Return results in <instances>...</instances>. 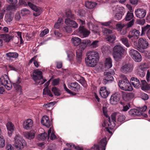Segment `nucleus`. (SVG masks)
Here are the masks:
<instances>
[{"instance_id":"1","label":"nucleus","mask_w":150,"mask_h":150,"mask_svg":"<svg viewBox=\"0 0 150 150\" xmlns=\"http://www.w3.org/2000/svg\"><path fill=\"white\" fill-rule=\"evenodd\" d=\"M99 54L96 51H93L87 54V57L85 59L86 64L88 66L94 67L98 61Z\"/></svg>"},{"instance_id":"2","label":"nucleus","mask_w":150,"mask_h":150,"mask_svg":"<svg viewBox=\"0 0 150 150\" xmlns=\"http://www.w3.org/2000/svg\"><path fill=\"white\" fill-rule=\"evenodd\" d=\"M14 139L13 145L17 150H21L26 146L25 141L20 135L16 134Z\"/></svg>"},{"instance_id":"3","label":"nucleus","mask_w":150,"mask_h":150,"mask_svg":"<svg viewBox=\"0 0 150 150\" xmlns=\"http://www.w3.org/2000/svg\"><path fill=\"white\" fill-rule=\"evenodd\" d=\"M125 50L121 45H117L113 49V57L118 62L122 59L125 52Z\"/></svg>"},{"instance_id":"4","label":"nucleus","mask_w":150,"mask_h":150,"mask_svg":"<svg viewBox=\"0 0 150 150\" xmlns=\"http://www.w3.org/2000/svg\"><path fill=\"white\" fill-rule=\"evenodd\" d=\"M19 4L23 6H29L30 8L35 11V12L33 13V14L36 17L40 15L42 11L41 8H38L35 5L30 2H28L27 4L25 1L20 0L19 1Z\"/></svg>"},{"instance_id":"5","label":"nucleus","mask_w":150,"mask_h":150,"mask_svg":"<svg viewBox=\"0 0 150 150\" xmlns=\"http://www.w3.org/2000/svg\"><path fill=\"white\" fill-rule=\"evenodd\" d=\"M66 25L64 27L63 30L68 33H71L72 32V28H76L78 27V24L75 21L67 18L65 21Z\"/></svg>"},{"instance_id":"6","label":"nucleus","mask_w":150,"mask_h":150,"mask_svg":"<svg viewBox=\"0 0 150 150\" xmlns=\"http://www.w3.org/2000/svg\"><path fill=\"white\" fill-rule=\"evenodd\" d=\"M38 139L39 140L44 141L47 138H50L51 140L55 139L56 137L54 134L53 128L52 127H50L48 131V135L46 132L41 133L38 135Z\"/></svg>"},{"instance_id":"7","label":"nucleus","mask_w":150,"mask_h":150,"mask_svg":"<svg viewBox=\"0 0 150 150\" xmlns=\"http://www.w3.org/2000/svg\"><path fill=\"white\" fill-rule=\"evenodd\" d=\"M32 78L36 83H40V84H43L46 81L43 78L42 72L39 69L34 70Z\"/></svg>"},{"instance_id":"8","label":"nucleus","mask_w":150,"mask_h":150,"mask_svg":"<svg viewBox=\"0 0 150 150\" xmlns=\"http://www.w3.org/2000/svg\"><path fill=\"white\" fill-rule=\"evenodd\" d=\"M116 125L113 121L111 122L110 117H106V118L104 120L102 124L103 127H105L106 130L110 133H112L110 130L113 129Z\"/></svg>"},{"instance_id":"9","label":"nucleus","mask_w":150,"mask_h":150,"mask_svg":"<svg viewBox=\"0 0 150 150\" xmlns=\"http://www.w3.org/2000/svg\"><path fill=\"white\" fill-rule=\"evenodd\" d=\"M134 45L137 48V50L140 51L141 49H145L149 46V43L145 39L140 38L139 39L138 41H134Z\"/></svg>"},{"instance_id":"10","label":"nucleus","mask_w":150,"mask_h":150,"mask_svg":"<svg viewBox=\"0 0 150 150\" xmlns=\"http://www.w3.org/2000/svg\"><path fill=\"white\" fill-rule=\"evenodd\" d=\"M111 118L116 124L115 126L118 127L124 122L125 117L124 115L114 113L111 115Z\"/></svg>"},{"instance_id":"11","label":"nucleus","mask_w":150,"mask_h":150,"mask_svg":"<svg viewBox=\"0 0 150 150\" xmlns=\"http://www.w3.org/2000/svg\"><path fill=\"white\" fill-rule=\"evenodd\" d=\"M0 84L1 85L4 86L8 90H10L12 87L8 77L6 74L0 78Z\"/></svg>"},{"instance_id":"12","label":"nucleus","mask_w":150,"mask_h":150,"mask_svg":"<svg viewBox=\"0 0 150 150\" xmlns=\"http://www.w3.org/2000/svg\"><path fill=\"white\" fill-rule=\"evenodd\" d=\"M148 68L149 66L146 64H142L137 67V73L140 77H143L145 74V71Z\"/></svg>"},{"instance_id":"13","label":"nucleus","mask_w":150,"mask_h":150,"mask_svg":"<svg viewBox=\"0 0 150 150\" xmlns=\"http://www.w3.org/2000/svg\"><path fill=\"white\" fill-rule=\"evenodd\" d=\"M129 54L131 57L136 62H140L142 60L141 56L137 50L131 49L129 52Z\"/></svg>"},{"instance_id":"14","label":"nucleus","mask_w":150,"mask_h":150,"mask_svg":"<svg viewBox=\"0 0 150 150\" xmlns=\"http://www.w3.org/2000/svg\"><path fill=\"white\" fill-rule=\"evenodd\" d=\"M106 138L103 139L99 143V145H94L92 148L93 150H100V148H101L103 150H105V147L107 145Z\"/></svg>"},{"instance_id":"15","label":"nucleus","mask_w":150,"mask_h":150,"mask_svg":"<svg viewBox=\"0 0 150 150\" xmlns=\"http://www.w3.org/2000/svg\"><path fill=\"white\" fill-rule=\"evenodd\" d=\"M86 47V44L82 43L79 46V48L76 51V59L77 62L80 63L81 62L82 56V51Z\"/></svg>"},{"instance_id":"16","label":"nucleus","mask_w":150,"mask_h":150,"mask_svg":"<svg viewBox=\"0 0 150 150\" xmlns=\"http://www.w3.org/2000/svg\"><path fill=\"white\" fill-rule=\"evenodd\" d=\"M115 74L114 71H112L111 72H105L104 73V74L105 76L104 79V83L105 84H106L108 83L113 81L114 79L111 75H113Z\"/></svg>"},{"instance_id":"17","label":"nucleus","mask_w":150,"mask_h":150,"mask_svg":"<svg viewBox=\"0 0 150 150\" xmlns=\"http://www.w3.org/2000/svg\"><path fill=\"white\" fill-rule=\"evenodd\" d=\"M120 97L119 93H115L112 94L110 97V103L112 105H115L118 103Z\"/></svg>"},{"instance_id":"18","label":"nucleus","mask_w":150,"mask_h":150,"mask_svg":"<svg viewBox=\"0 0 150 150\" xmlns=\"http://www.w3.org/2000/svg\"><path fill=\"white\" fill-rule=\"evenodd\" d=\"M133 69L132 64H128L123 66L120 69L121 71L124 73L127 74L131 72Z\"/></svg>"},{"instance_id":"19","label":"nucleus","mask_w":150,"mask_h":150,"mask_svg":"<svg viewBox=\"0 0 150 150\" xmlns=\"http://www.w3.org/2000/svg\"><path fill=\"white\" fill-rule=\"evenodd\" d=\"M135 13L138 18H144L146 14V10L143 8H138L135 10Z\"/></svg>"},{"instance_id":"20","label":"nucleus","mask_w":150,"mask_h":150,"mask_svg":"<svg viewBox=\"0 0 150 150\" xmlns=\"http://www.w3.org/2000/svg\"><path fill=\"white\" fill-rule=\"evenodd\" d=\"M8 136L11 137L13 133L15 127L11 122H8L6 125Z\"/></svg>"},{"instance_id":"21","label":"nucleus","mask_w":150,"mask_h":150,"mask_svg":"<svg viewBox=\"0 0 150 150\" xmlns=\"http://www.w3.org/2000/svg\"><path fill=\"white\" fill-rule=\"evenodd\" d=\"M79 29L80 36L82 38L87 37L90 34L89 31L85 28L83 26H80Z\"/></svg>"},{"instance_id":"22","label":"nucleus","mask_w":150,"mask_h":150,"mask_svg":"<svg viewBox=\"0 0 150 150\" xmlns=\"http://www.w3.org/2000/svg\"><path fill=\"white\" fill-rule=\"evenodd\" d=\"M33 126V122L30 119H28L25 120L23 124V128L26 130L30 129Z\"/></svg>"},{"instance_id":"23","label":"nucleus","mask_w":150,"mask_h":150,"mask_svg":"<svg viewBox=\"0 0 150 150\" xmlns=\"http://www.w3.org/2000/svg\"><path fill=\"white\" fill-rule=\"evenodd\" d=\"M140 34V32L139 31L134 29L130 32L128 37L129 39H131L132 40H133V39L135 38V37H136L137 38L139 36Z\"/></svg>"},{"instance_id":"24","label":"nucleus","mask_w":150,"mask_h":150,"mask_svg":"<svg viewBox=\"0 0 150 150\" xmlns=\"http://www.w3.org/2000/svg\"><path fill=\"white\" fill-rule=\"evenodd\" d=\"M110 93L105 87H101L100 90V94L101 97L104 98H106Z\"/></svg>"},{"instance_id":"25","label":"nucleus","mask_w":150,"mask_h":150,"mask_svg":"<svg viewBox=\"0 0 150 150\" xmlns=\"http://www.w3.org/2000/svg\"><path fill=\"white\" fill-rule=\"evenodd\" d=\"M41 122L42 125L47 127H49L51 125L49 118L46 115L43 116L41 120Z\"/></svg>"},{"instance_id":"26","label":"nucleus","mask_w":150,"mask_h":150,"mask_svg":"<svg viewBox=\"0 0 150 150\" xmlns=\"http://www.w3.org/2000/svg\"><path fill=\"white\" fill-rule=\"evenodd\" d=\"M130 82L134 87L136 88H139L140 85L139 80L137 78L132 77L130 79Z\"/></svg>"},{"instance_id":"27","label":"nucleus","mask_w":150,"mask_h":150,"mask_svg":"<svg viewBox=\"0 0 150 150\" xmlns=\"http://www.w3.org/2000/svg\"><path fill=\"white\" fill-rule=\"evenodd\" d=\"M112 60L110 57L106 58L104 62L105 67L107 69L111 68L112 67Z\"/></svg>"},{"instance_id":"28","label":"nucleus","mask_w":150,"mask_h":150,"mask_svg":"<svg viewBox=\"0 0 150 150\" xmlns=\"http://www.w3.org/2000/svg\"><path fill=\"white\" fill-rule=\"evenodd\" d=\"M6 1L8 3L11 4L9 7L10 10H14L18 7V5L16 4V0H6Z\"/></svg>"},{"instance_id":"29","label":"nucleus","mask_w":150,"mask_h":150,"mask_svg":"<svg viewBox=\"0 0 150 150\" xmlns=\"http://www.w3.org/2000/svg\"><path fill=\"white\" fill-rule=\"evenodd\" d=\"M35 132L34 131L31 130L29 132H26L24 133V136L29 139L34 138L35 136Z\"/></svg>"},{"instance_id":"30","label":"nucleus","mask_w":150,"mask_h":150,"mask_svg":"<svg viewBox=\"0 0 150 150\" xmlns=\"http://www.w3.org/2000/svg\"><path fill=\"white\" fill-rule=\"evenodd\" d=\"M147 30L146 34L148 38L150 39V25H147L146 26L142 27V28L141 35L144 34L145 32Z\"/></svg>"},{"instance_id":"31","label":"nucleus","mask_w":150,"mask_h":150,"mask_svg":"<svg viewBox=\"0 0 150 150\" xmlns=\"http://www.w3.org/2000/svg\"><path fill=\"white\" fill-rule=\"evenodd\" d=\"M71 42L75 46L79 45L81 42V40L80 38L77 37H73L71 40Z\"/></svg>"},{"instance_id":"32","label":"nucleus","mask_w":150,"mask_h":150,"mask_svg":"<svg viewBox=\"0 0 150 150\" xmlns=\"http://www.w3.org/2000/svg\"><path fill=\"white\" fill-rule=\"evenodd\" d=\"M129 115L132 117H134L136 116L140 115L141 112L137 109H132L129 111Z\"/></svg>"},{"instance_id":"33","label":"nucleus","mask_w":150,"mask_h":150,"mask_svg":"<svg viewBox=\"0 0 150 150\" xmlns=\"http://www.w3.org/2000/svg\"><path fill=\"white\" fill-rule=\"evenodd\" d=\"M21 82V81L19 78H18V79L16 82L13 83V87L18 92L21 93L22 92V88L21 86L18 84Z\"/></svg>"},{"instance_id":"34","label":"nucleus","mask_w":150,"mask_h":150,"mask_svg":"<svg viewBox=\"0 0 150 150\" xmlns=\"http://www.w3.org/2000/svg\"><path fill=\"white\" fill-rule=\"evenodd\" d=\"M123 76L125 77L124 78L122 79L119 81L118 83V85L119 87L122 90H123V88L124 87V88L126 86V83L125 82H127V81H129L124 75H123Z\"/></svg>"},{"instance_id":"35","label":"nucleus","mask_w":150,"mask_h":150,"mask_svg":"<svg viewBox=\"0 0 150 150\" xmlns=\"http://www.w3.org/2000/svg\"><path fill=\"white\" fill-rule=\"evenodd\" d=\"M49 82H47L46 84V87L43 89V95H47L51 97H52L53 95L51 92L48 89V86H49Z\"/></svg>"},{"instance_id":"36","label":"nucleus","mask_w":150,"mask_h":150,"mask_svg":"<svg viewBox=\"0 0 150 150\" xmlns=\"http://www.w3.org/2000/svg\"><path fill=\"white\" fill-rule=\"evenodd\" d=\"M68 87L69 88L75 91L77 90V89L79 88V84L76 82H74L68 84Z\"/></svg>"},{"instance_id":"37","label":"nucleus","mask_w":150,"mask_h":150,"mask_svg":"<svg viewBox=\"0 0 150 150\" xmlns=\"http://www.w3.org/2000/svg\"><path fill=\"white\" fill-rule=\"evenodd\" d=\"M141 83V89L142 90L146 91L149 89V86L146 83L145 80H142Z\"/></svg>"},{"instance_id":"38","label":"nucleus","mask_w":150,"mask_h":150,"mask_svg":"<svg viewBox=\"0 0 150 150\" xmlns=\"http://www.w3.org/2000/svg\"><path fill=\"white\" fill-rule=\"evenodd\" d=\"M85 5L86 8L91 9L94 8L96 4L94 2L87 1L85 2Z\"/></svg>"},{"instance_id":"39","label":"nucleus","mask_w":150,"mask_h":150,"mask_svg":"<svg viewBox=\"0 0 150 150\" xmlns=\"http://www.w3.org/2000/svg\"><path fill=\"white\" fill-rule=\"evenodd\" d=\"M1 38L6 42H9L12 39V36L8 34H2L1 35Z\"/></svg>"},{"instance_id":"40","label":"nucleus","mask_w":150,"mask_h":150,"mask_svg":"<svg viewBox=\"0 0 150 150\" xmlns=\"http://www.w3.org/2000/svg\"><path fill=\"white\" fill-rule=\"evenodd\" d=\"M133 96L134 95L132 93H127L124 94L123 98L124 100L127 101L131 100Z\"/></svg>"},{"instance_id":"41","label":"nucleus","mask_w":150,"mask_h":150,"mask_svg":"<svg viewBox=\"0 0 150 150\" xmlns=\"http://www.w3.org/2000/svg\"><path fill=\"white\" fill-rule=\"evenodd\" d=\"M125 82L126 85L125 87L123 88V90L125 91H131L133 90V88L129 81H127Z\"/></svg>"},{"instance_id":"42","label":"nucleus","mask_w":150,"mask_h":150,"mask_svg":"<svg viewBox=\"0 0 150 150\" xmlns=\"http://www.w3.org/2000/svg\"><path fill=\"white\" fill-rule=\"evenodd\" d=\"M55 103V102H52L45 104L43 105V107L46 108L47 110H50L53 108V105Z\"/></svg>"},{"instance_id":"43","label":"nucleus","mask_w":150,"mask_h":150,"mask_svg":"<svg viewBox=\"0 0 150 150\" xmlns=\"http://www.w3.org/2000/svg\"><path fill=\"white\" fill-rule=\"evenodd\" d=\"M116 26V30L119 31L124 28L126 26V24L120 22L117 23Z\"/></svg>"},{"instance_id":"44","label":"nucleus","mask_w":150,"mask_h":150,"mask_svg":"<svg viewBox=\"0 0 150 150\" xmlns=\"http://www.w3.org/2000/svg\"><path fill=\"white\" fill-rule=\"evenodd\" d=\"M120 40L127 47H129V42L127 38H124V37H122L120 39Z\"/></svg>"},{"instance_id":"45","label":"nucleus","mask_w":150,"mask_h":150,"mask_svg":"<svg viewBox=\"0 0 150 150\" xmlns=\"http://www.w3.org/2000/svg\"><path fill=\"white\" fill-rule=\"evenodd\" d=\"M88 25L89 27V28L93 31L94 33H97L96 30H97L98 26L97 25L95 26L94 24H93L91 22H89L88 23Z\"/></svg>"},{"instance_id":"46","label":"nucleus","mask_w":150,"mask_h":150,"mask_svg":"<svg viewBox=\"0 0 150 150\" xmlns=\"http://www.w3.org/2000/svg\"><path fill=\"white\" fill-rule=\"evenodd\" d=\"M147 109V107L146 106H144L142 108H139V112H141V115H143L145 117H147V115L146 114L144 113V112L146 111Z\"/></svg>"},{"instance_id":"47","label":"nucleus","mask_w":150,"mask_h":150,"mask_svg":"<svg viewBox=\"0 0 150 150\" xmlns=\"http://www.w3.org/2000/svg\"><path fill=\"white\" fill-rule=\"evenodd\" d=\"M52 91L54 95L58 96L61 95L60 91L55 87H53L52 88Z\"/></svg>"},{"instance_id":"48","label":"nucleus","mask_w":150,"mask_h":150,"mask_svg":"<svg viewBox=\"0 0 150 150\" xmlns=\"http://www.w3.org/2000/svg\"><path fill=\"white\" fill-rule=\"evenodd\" d=\"M67 146L72 149H74L77 150H83V148L80 146H76L73 144L67 143L66 144Z\"/></svg>"},{"instance_id":"49","label":"nucleus","mask_w":150,"mask_h":150,"mask_svg":"<svg viewBox=\"0 0 150 150\" xmlns=\"http://www.w3.org/2000/svg\"><path fill=\"white\" fill-rule=\"evenodd\" d=\"M106 40L112 43L115 40L116 37L114 35H111L106 38Z\"/></svg>"},{"instance_id":"50","label":"nucleus","mask_w":150,"mask_h":150,"mask_svg":"<svg viewBox=\"0 0 150 150\" xmlns=\"http://www.w3.org/2000/svg\"><path fill=\"white\" fill-rule=\"evenodd\" d=\"M134 17V15L133 12L128 11L127 13L125 18L126 21H129L130 20Z\"/></svg>"},{"instance_id":"51","label":"nucleus","mask_w":150,"mask_h":150,"mask_svg":"<svg viewBox=\"0 0 150 150\" xmlns=\"http://www.w3.org/2000/svg\"><path fill=\"white\" fill-rule=\"evenodd\" d=\"M62 18H59L54 26V28L56 29L59 28L62 25Z\"/></svg>"},{"instance_id":"52","label":"nucleus","mask_w":150,"mask_h":150,"mask_svg":"<svg viewBox=\"0 0 150 150\" xmlns=\"http://www.w3.org/2000/svg\"><path fill=\"white\" fill-rule=\"evenodd\" d=\"M7 56L10 58H16L18 54L16 52H9L6 54Z\"/></svg>"},{"instance_id":"53","label":"nucleus","mask_w":150,"mask_h":150,"mask_svg":"<svg viewBox=\"0 0 150 150\" xmlns=\"http://www.w3.org/2000/svg\"><path fill=\"white\" fill-rule=\"evenodd\" d=\"M65 15L67 17L73 19L75 18L74 15L72 13L71 11L70 10H68L66 11Z\"/></svg>"},{"instance_id":"54","label":"nucleus","mask_w":150,"mask_h":150,"mask_svg":"<svg viewBox=\"0 0 150 150\" xmlns=\"http://www.w3.org/2000/svg\"><path fill=\"white\" fill-rule=\"evenodd\" d=\"M102 32L104 35H107L109 34H110L112 33V30L105 28L103 29Z\"/></svg>"},{"instance_id":"55","label":"nucleus","mask_w":150,"mask_h":150,"mask_svg":"<svg viewBox=\"0 0 150 150\" xmlns=\"http://www.w3.org/2000/svg\"><path fill=\"white\" fill-rule=\"evenodd\" d=\"M5 145V141L3 136L0 134V147L3 148Z\"/></svg>"},{"instance_id":"56","label":"nucleus","mask_w":150,"mask_h":150,"mask_svg":"<svg viewBox=\"0 0 150 150\" xmlns=\"http://www.w3.org/2000/svg\"><path fill=\"white\" fill-rule=\"evenodd\" d=\"M116 8L117 11H118V13H121L122 14H124L125 13V10L123 7L119 6H117V7Z\"/></svg>"},{"instance_id":"57","label":"nucleus","mask_w":150,"mask_h":150,"mask_svg":"<svg viewBox=\"0 0 150 150\" xmlns=\"http://www.w3.org/2000/svg\"><path fill=\"white\" fill-rule=\"evenodd\" d=\"M124 15V14L117 12L115 14L114 16L115 19L118 21L120 20L121 19L122 16Z\"/></svg>"},{"instance_id":"58","label":"nucleus","mask_w":150,"mask_h":150,"mask_svg":"<svg viewBox=\"0 0 150 150\" xmlns=\"http://www.w3.org/2000/svg\"><path fill=\"white\" fill-rule=\"evenodd\" d=\"M75 12L77 15L80 16H84L85 12L83 9H79L75 11Z\"/></svg>"},{"instance_id":"59","label":"nucleus","mask_w":150,"mask_h":150,"mask_svg":"<svg viewBox=\"0 0 150 150\" xmlns=\"http://www.w3.org/2000/svg\"><path fill=\"white\" fill-rule=\"evenodd\" d=\"M99 41L96 40L93 41L90 45V46L91 47L95 48L98 46Z\"/></svg>"},{"instance_id":"60","label":"nucleus","mask_w":150,"mask_h":150,"mask_svg":"<svg viewBox=\"0 0 150 150\" xmlns=\"http://www.w3.org/2000/svg\"><path fill=\"white\" fill-rule=\"evenodd\" d=\"M103 115H105L106 117H109L108 114L107 112V108L106 106L103 105Z\"/></svg>"},{"instance_id":"61","label":"nucleus","mask_w":150,"mask_h":150,"mask_svg":"<svg viewBox=\"0 0 150 150\" xmlns=\"http://www.w3.org/2000/svg\"><path fill=\"white\" fill-rule=\"evenodd\" d=\"M12 16L9 15H7L5 17V21L7 23L10 22L12 21Z\"/></svg>"},{"instance_id":"62","label":"nucleus","mask_w":150,"mask_h":150,"mask_svg":"<svg viewBox=\"0 0 150 150\" xmlns=\"http://www.w3.org/2000/svg\"><path fill=\"white\" fill-rule=\"evenodd\" d=\"M63 87L65 91H67L68 93H69L70 95H76V93L72 92L70 90H69L66 86V85L64 83L63 84Z\"/></svg>"},{"instance_id":"63","label":"nucleus","mask_w":150,"mask_h":150,"mask_svg":"<svg viewBox=\"0 0 150 150\" xmlns=\"http://www.w3.org/2000/svg\"><path fill=\"white\" fill-rule=\"evenodd\" d=\"M30 13L29 11L26 8L23 9L21 10V14L22 16H24L25 15L29 14Z\"/></svg>"},{"instance_id":"64","label":"nucleus","mask_w":150,"mask_h":150,"mask_svg":"<svg viewBox=\"0 0 150 150\" xmlns=\"http://www.w3.org/2000/svg\"><path fill=\"white\" fill-rule=\"evenodd\" d=\"M67 57L69 58V60L70 61L72 59L74 56V54L70 51H67Z\"/></svg>"}]
</instances>
